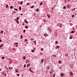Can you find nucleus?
Masks as SVG:
<instances>
[{
	"mask_svg": "<svg viewBox=\"0 0 77 77\" xmlns=\"http://www.w3.org/2000/svg\"><path fill=\"white\" fill-rule=\"evenodd\" d=\"M5 68L7 70H9V69H8V68H6V66H5Z\"/></svg>",
	"mask_w": 77,
	"mask_h": 77,
	"instance_id": "nucleus-35",
	"label": "nucleus"
},
{
	"mask_svg": "<svg viewBox=\"0 0 77 77\" xmlns=\"http://www.w3.org/2000/svg\"><path fill=\"white\" fill-rule=\"evenodd\" d=\"M10 8H11V9H13V7H12V6H11Z\"/></svg>",
	"mask_w": 77,
	"mask_h": 77,
	"instance_id": "nucleus-38",
	"label": "nucleus"
},
{
	"mask_svg": "<svg viewBox=\"0 0 77 77\" xmlns=\"http://www.w3.org/2000/svg\"><path fill=\"white\" fill-rule=\"evenodd\" d=\"M47 69L48 70L50 69V67L49 66H48L47 67Z\"/></svg>",
	"mask_w": 77,
	"mask_h": 77,
	"instance_id": "nucleus-4",
	"label": "nucleus"
},
{
	"mask_svg": "<svg viewBox=\"0 0 77 77\" xmlns=\"http://www.w3.org/2000/svg\"><path fill=\"white\" fill-rule=\"evenodd\" d=\"M16 44L17 45H18V43L17 42H16Z\"/></svg>",
	"mask_w": 77,
	"mask_h": 77,
	"instance_id": "nucleus-41",
	"label": "nucleus"
},
{
	"mask_svg": "<svg viewBox=\"0 0 77 77\" xmlns=\"http://www.w3.org/2000/svg\"><path fill=\"white\" fill-rule=\"evenodd\" d=\"M24 41H26L27 42V39H24Z\"/></svg>",
	"mask_w": 77,
	"mask_h": 77,
	"instance_id": "nucleus-37",
	"label": "nucleus"
},
{
	"mask_svg": "<svg viewBox=\"0 0 77 77\" xmlns=\"http://www.w3.org/2000/svg\"><path fill=\"white\" fill-rule=\"evenodd\" d=\"M16 21L17 23V24H19V21L18 20H16Z\"/></svg>",
	"mask_w": 77,
	"mask_h": 77,
	"instance_id": "nucleus-17",
	"label": "nucleus"
},
{
	"mask_svg": "<svg viewBox=\"0 0 77 77\" xmlns=\"http://www.w3.org/2000/svg\"><path fill=\"white\" fill-rule=\"evenodd\" d=\"M55 43H56V44H57L58 43V42H57V41H56Z\"/></svg>",
	"mask_w": 77,
	"mask_h": 77,
	"instance_id": "nucleus-30",
	"label": "nucleus"
},
{
	"mask_svg": "<svg viewBox=\"0 0 77 77\" xmlns=\"http://www.w3.org/2000/svg\"><path fill=\"white\" fill-rule=\"evenodd\" d=\"M72 17H74V15H72Z\"/></svg>",
	"mask_w": 77,
	"mask_h": 77,
	"instance_id": "nucleus-46",
	"label": "nucleus"
},
{
	"mask_svg": "<svg viewBox=\"0 0 77 77\" xmlns=\"http://www.w3.org/2000/svg\"><path fill=\"white\" fill-rule=\"evenodd\" d=\"M36 12L39 11V9L37 8V9H36Z\"/></svg>",
	"mask_w": 77,
	"mask_h": 77,
	"instance_id": "nucleus-25",
	"label": "nucleus"
},
{
	"mask_svg": "<svg viewBox=\"0 0 77 77\" xmlns=\"http://www.w3.org/2000/svg\"><path fill=\"white\" fill-rule=\"evenodd\" d=\"M4 76H5V77L6 76V73H5L4 74Z\"/></svg>",
	"mask_w": 77,
	"mask_h": 77,
	"instance_id": "nucleus-42",
	"label": "nucleus"
},
{
	"mask_svg": "<svg viewBox=\"0 0 77 77\" xmlns=\"http://www.w3.org/2000/svg\"><path fill=\"white\" fill-rule=\"evenodd\" d=\"M6 8H9V6H8V5L7 4L6 5Z\"/></svg>",
	"mask_w": 77,
	"mask_h": 77,
	"instance_id": "nucleus-14",
	"label": "nucleus"
},
{
	"mask_svg": "<svg viewBox=\"0 0 77 77\" xmlns=\"http://www.w3.org/2000/svg\"><path fill=\"white\" fill-rule=\"evenodd\" d=\"M20 15H21V16H22V15H23V14H21Z\"/></svg>",
	"mask_w": 77,
	"mask_h": 77,
	"instance_id": "nucleus-54",
	"label": "nucleus"
},
{
	"mask_svg": "<svg viewBox=\"0 0 77 77\" xmlns=\"http://www.w3.org/2000/svg\"><path fill=\"white\" fill-rule=\"evenodd\" d=\"M42 4H43V3H42L40 2V5L41 6H42Z\"/></svg>",
	"mask_w": 77,
	"mask_h": 77,
	"instance_id": "nucleus-34",
	"label": "nucleus"
},
{
	"mask_svg": "<svg viewBox=\"0 0 77 77\" xmlns=\"http://www.w3.org/2000/svg\"><path fill=\"white\" fill-rule=\"evenodd\" d=\"M60 47L58 45H57L56 46V49H57V48H59Z\"/></svg>",
	"mask_w": 77,
	"mask_h": 77,
	"instance_id": "nucleus-7",
	"label": "nucleus"
},
{
	"mask_svg": "<svg viewBox=\"0 0 77 77\" xmlns=\"http://www.w3.org/2000/svg\"><path fill=\"white\" fill-rule=\"evenodd\" d=\"M30 65L29 64H28V65H27L26 67H28V66H30Z\"/></svg>",
	"mask_w": 77,
	"mask_h": 77,
	"instance_id": "nucleus-23",
	"label": "nucleus"
},
{
	"mask_svg": "<svg viewBox=\"0 0 77 77\" xmlns=\"http://www.w3.org/2000/svg\"><path fill=\"white\" fill-rule=\"evenodd\" d=\"M3 45V44H2L1 45H0V47H2Z\"/></svg>",
	"mask_w": 77,
	"mask_h": 77,
	"instance_id": "nucleus-15",
	"label": "nucleus"
},
{
	"mask_svg": "<svg viewBox=\"0 0 77 77\" xmlns=\"http://www.w3.org/2000/svg\"><path fill=\"white\" fill-rule=\"evenodd\" d=\"M55 74H54V75H53V76L54 77H55Z\"/></svg>",
	"mask_w": 77,
	"mask_h": 77,
	"instance_id": "nucleus-49",
	"label": "nucleus"
},
{
	"mask_svg": "<svg viewBox=\"0 0 77 77\" xmlns=\"http://www.w3.org/2000/svg\"><path fill=\"white\" fill-rule=\"evenodd\" d=\"M48 18L50 17V16H48Z\"/></svg>",
	"mask_w": 77,
	"mask_h": 77,
	"instance_id": "nucleus-60",
	"label": "nucleus"
},
{
	"mask_svg": "<svg viewBox=\"0 0 77 77\" xmlns=\"http://www.w3.org/2000/svg\"><path fill=\"white\" fill-rule=\"evenodd\" d=\"M19 9L20 11H21V7L20 6L19 7Z\"/></svg>",
	"mask_w": 77,
	"mask_h": 77,
	"instance_id": "nucleus-12",
	"label": "nucleus"
},
{
	"mask_svg": "<svg viewBox=\"0 0 77 77\" xmlns=\"http://www.w3.org/2000/svg\"><path fill=\"white\" fill-rule=\"evenodd\" d=\"M53 56L55 57L56 56V55H53Z\"/></svg>",
	"mask_w": 77,
	"mask_h": 77,
	"instance_id": "nucleus-45",
	"label": "nucleus"
},
{
	"mask_svg": "<svg viewBox=\"0 0 77 77\" xmlns=\"http://www.w3.org/2000/svg\"><path fill=\"white\" fill-rule=\"evenodd\" d=\"M65 3H66V1H65Z\"/></svg>",
	"mask_w": 77,
	"mask_h": 77,
	"instance_id": "nucleus-64",
	"label": "nucleus"
},
{
	"mask_svg": "<svg viewBox=\"0 0 77 77\" xmlns=\"http://www.w3.org/2000/svg\"><path fill=\"white\" fill-rule=\"evenodd\" d=\"M43 60H44V59H42V60H41V63H42V62H43Z\"/></svg>",
	"mask_w": 77,
	"mask_h": 77,
	"instance_id": "nucleus-22",
	"label": "nucleus"
},
{
	"mask_svg": "<svg viewBox=\"0 0 77 77\" xmlns=\"http://www.w3.org/2000/svg\"><path fill=\"white\" fill-rule=\"evenodd\" d=\"M58 62H59V63H60V64H61V63H62V61L60 60H59Z\"/></svg>",
	"mask_w": 77,
	"mask_h": 77,
	"instance_id": "nucleus-11",
	"label": "nucleus"
},
{
	"mask_svg": "<svg viewBox=\"0 0 77 77\" xmlns=\"http://www.w3.org/2000/svg\"><path fill=\"white\" fill-rule=\"evenodd\" d=\"M44 35L45 37H47L48 36V34H44Z\"/></svg>",
	"mask_w": 77,
	"mask_h": 77,
	"instance_id": "nucleus-3",
	"label": "nucleus"
},
{
	"mask_svg": "<svg viewBox=\"0 0 77 77\" xmlns=\"http://www.w3.org/2000/svg\"><path fill=\"white\" fill-rule=\"evenodd\" d=\"M23 59H26V57H25V56H23Z\"/></svg>",
	"mask_w": 77,
	"mask_h": 77,
	"instance_id": "nucleus-33",
	"label": "nucleus"
},
{
	"mask_svg": "<svg viewBox=\"0 0 77 77\" xmlns=\"http://www.w3.org/2000/svg\"><path fill=\"white\" fill-rule=\"evenodd\" d=\"M66 6H64L63 7V9H66Z\"/></svg>",
	"mask_w": 77,
	"mask_h": 77,
	"instance_id": "nucleus-29",
	"label": "nucleus"
},
{
	"mask_svg": "<svg viewBox=\"0 0 77 77\" xmlns=\"http://www.w3.org/2000/svg\"><path fill=\"white\" fill-rule=\"evenodd\" d=\"M4 32V31H1L0 32V33H3Z\"/></svg>",
	"mask_w": 77,
	"mask_h": 77,
	"instance_id": "nucleus-18",
	"label": "nucleus"
},
{
	"mask_svg": "<svg viewBox=\"0 0 77 77\" xmlns=\"http://www.w3.org/2000/svg\"><path fill=\"white\" fill-rule=\"evenodd\" d=\"M2 59H5V57H2Z\"/></svg>",
	"mask_w": 77,
	"mask_h": 77,
	"instance_id": "nucleus-19",
	"label": "nucleus"
},
{
	"mask_svg": "<svg viewBox=\"0 0 77 77\" xmlns=\"http://www.w3.org/2000/svg\"><path fill=\"white\" fill-rule=\"evenodd\" d=\"M2 42V40H0V42Z\"/></svg>",
	"mask_w": 77,
	"mask_h": 77,
	"instance_id": "nucleus-57",
	"label": "nucleus"
},
{
	"mask_svg": "<svg viewBox=\"0 0 77 77\" xmlns=\"http://www.w3.org/2000/svg\"><path fill=\"white\" fill-rule=\"evenodd\" d=\"M26 32V30L24 29L23 30V33H25Z\"/></svg>",
	"mask_w": 77,
	"mask_h": 77,
	"instance_id": "nucleus-36",
	"label": "nucleus"
},
{
	"mask_svg": "<svg viewBox=\"0 0 77 77\" xmlns=\"http://www.w3.org/2000/svg\"><path fill=\"white\" fill-rule=\"evenodd\" d=\"M66 7L68 9H70V8H71V5H67Z\"/></svg>",
	"mask_w": 77,
	"mask_h": 77,
	"instance_id": "nucleus-1",
	"label": "nucleus"
},
{
	"mask_svg": "<svg viewBox=\"0 0 77 77\" xmlns=\"http://www.w3.org/2000/svg\"><path fill=\"white\" fill-rule=\"evenodd\" d=\"M31 51H32V53H34V52H35V50H31Z\"/></svg>",
	"mask_w": 77,
	"mask_h": 77,
	"instance_id": "nucleus-28",
	"label": "nucleus"
},
{
	"mask_svg": "<svg viewBox=\"0 0 77 77\" xmlns=\"http://www.w3.org/2000/svg\"><path fill=\"white\" fill-rule=\"evenodd\" d=\"M69 39H72V35H71V36L69 37Z\"/></svg>",
	"mask_w": 77,
	"mask_h": 77,
	"instance_id": "nucleus-8",
	"label": "nucleus"
},
{
	"mask_svg": "<svg viewBox=\"0 0 77 77\" xmlns=\"http://www.w3.org/2000/svg\"><path fill=\"white\" fill-rule=\"evenodd\" d=\"M14 9L16 11H18V10L17 8H14Z\"/></svg>",
	"mask_w": 77,
	"mask_h": 77,
	"instance_id": "nucleus-21",
	"label": "nucleus"
},
{
	"mask_svg": "<svg viewBox=\"0 0 77 77\" xmlns=\"http://www.w3.org/2000/svg\"><path fill=\"white\" fill-rule=\"evenodd\" d=\"M22 25H23H23H24V24L23 23H22Z\"/></svg>",
	"mask_w": 77,
	"mask_h": 77,
	"instance_id": "nucleus-62",
	"label": "nucleus"
},
{
	"mask_svg": "<svg viewBox=\"0 0 77 77\" xmlns=\"http://www.w3.org/2000/svg\"><path fill=\"white\" fill-rule=\"evenodd\" d=\"M34 7H35V6L34 5L32 6V7H31V9H33V8H34Z\"/></svg>",
	"mask_w": 77,
	"mask_h": 77,
	"instance_id": "nucleus-24",
	"label": "nucleus"
},
{
	"mask_svg": "<svg viewBox=\"0 0 77 77\" xmlns=\"http://www.w3.org/2000/svg\"><path fill=\"white\" fill-rule=\"evenodd\" d=\"M35 13H33V15H35Z\"/></svg>",
	"mask_w": 77,
	"mask_h": 77,
	"instance_id": "nucleus-59",
	"label": "nucleus"
},
{
	"mask_svg": "<svg viewBox=\"0 0 77 77\" xmlns=\"http://www.w3.org/2000/svg\"><path fill=\"white\" fill-rule=\"evenodd\" d=\"M29 71H30V72L32 71L31 70V69L30 68L29 69Z\"/></svg>",
	"mask_w": 77,
	"mask_h": 77,
	"instance_id": "nucleus-43",
	"label": "nucleus"
},
{
	"mask_svg": "<svg viewBox=\"0 0 77 77\" xmlns=\"http://www.w3.org/2000/svg\"><path fill=\"white\" fill-rule=\"evenodd\" d=\"M16 47H18V45H16Z\"/></svg>",
	"mask_w": 77,
	"mask_h": 77,
	"instance_id": "nucleus-53",
	"label": "nucleus"
},
{
	"mask_svg": "<svg viewBox=\"0 0 77 77\" xmlns=\"http://www.w3.org/2000/svg\"><path fill=\"white\" fill-rule=\"evenodd\" d=\"M75 32V31H74V30L72 31L71 32V33H74Z\"/></svg>",
	"mask_w": 77,
	"mask_h": 77,
	"instance_id": "nucleus-13",
	"label": "nucleus"
},
{
	"mask_svg": "<svg viewBox=\"0 0 77 77\" xmlns=\"http://www.w3.org/2000/svg\"><path fill=\"white\" fill-rule=\"evenodd\" d=\"M47 30H48L49 31V32H51V29L50 28V27H48V29H47Z\"/></svg>",
	"mask_w": 77,
	"mask_h": 77,
	"instance_id": "nucleus-2",
	"label": "nucleus"
},
{
	"mask_svg": "<svg viewBox=\"0 0 77 77\" xmlns=\"http://www.w3.org/2000/svg\"><path fill=\"white\" fill-rule=\"evenodd\" d=\"M16 19L17 20H20V18L19 17H17L16 18Z\"/></svg>",
	"mask_w": 77,
	"mask_h": 77,
	"instance_id": "nucleus-16",
	"label": "nucleus"
},
{
	"mask_svg": "<svg viewBox=\"0 0 77 77\" xmlns=\"http://www.w3.org/2000/svg\"><path fill=\"white\" fill-rule=\"evenodd\" d=\"M75 15H77V14H76V13L75 14Z\"/></svg>",
	"mask_w": 77,
	"mask_h": 77,
	"instance_id": "nucleus-63",
	"label": "nucleus"
},
{
	"mask_svg": "<svg viewBox=\"0 0 77 77\" xmlns=\"http://www.w3.org/2000/svg\"><path fill=\"white\" fill-rule=\"evenodd\" d=\"M31 41H33V39L32 38L31 39Z\"/></svg>",
	"mask_w": 77,
	"mask_h": 77,
	"instance_id": "nucleus-58",
	"label": "nucleus"
},
{
	"mask_svg": "<svg viewBox=\"0 0 77 77\" xmlns=\"http://www.w3.org/2000/svg\"><path fill=\"white\" fill-rule=\"evenodd\" d=\"M13 14H15V11H13Z\"/></svg>",
	"mask_w": 77,
	"mask_h": 77,
	"instance_id": "nucleus-44",
	"label": "nucleus"
},
{
	"mask_svg": "<svg viewBox=\"0 0 77 77\" xmlns=\"http://www.w3.org/2000/svg\"><path fill=\"white\" fill-rule=\"evenodd\" d=\"M33 42L34 43L35 45H36V40L35 41H33Z\"/></svg>",
	"mask_w": 77,
	"mask_h": 77,
	"instance_id": "nucleus-5",
	"label": "nucleus"
},
{
	"mask_svg": "<svg viewBox=\"0 0 77 77\" xmlns=\"http://www.w3.org/2000/svg\"><path fill=\"white\" fill-rule=\"evenodd\" d=\"M73 54H74V56H75V57H76L75 56V53H73Z\"/></svg>",
	"mask_w": 77,
	"mask_h": 77,
	"instance_id": "nucleus-40",
	"label": "nucleus"
},
{
	"mask_svg": "<svg viewBox=\"0 0 77 77\" xmlns=\"http://www.w3.org/2000/svg\"><path fill=\"white\" fill-rule=\"evenodd\" d=\"M15 71L16 72H18V70L17 69H15Z\"/></svg>",
	"mask_w": 77,
	"mask_h": 77,
	"instance_id": "nucleus-32",
	"label": "nucleus"
},
{
	"mask_svg": "<svg viewBox=\"0 0 77 77\" xmlns=\"http://www.w3.org/2000/svg\"><path fill=\"white\" fill-rule=\"evenodd\" d=\"M14 45H16V42H15L14 43Z\"/></svg>",
	"mask_w": 77,
	"mask_h": 77,
	"instance_id": "nucleus-50",
	"label": "nucleus"
},
{
	"mask_svg": "<svg viewBox=\"0 0 77 77\" xmlns=\"http://www.w3.org/2000/svg\"><path fill=\"white\" fill-rule=\"evenodd\" d=\"M53 10V7L52 9H51V10Z\"/></svg>",
	"mask_w": 77,
	"mask_h": 77,
	"instance_id": "nucleus-56",
	"label": "nucleus"
},
{
	"mask_svg": "<svg viewBox=\"0 0 77 77\" xmlns=\"http://www.w3.org/2000/svg\"><path fill=\"white\" fill-rule=\"evenodd\" d=\"M75 10V8H74L72 10V11H74Z\"/></svg>",
	"mask_w": 77,
	"mask_h": 77,
	"instance_id": "nucleus-27",
	"label": "nucleus"
},
{
	"mask_svg": "<svg viewBox=\"0 0 77 77\" xmlns=\"http://www.w3.org/2000/svg\"><path fill=\"white\" fill-rule=\"evenodd\" d=\"M26 64H24L23 67L24 68H25V67H26Z\"/></svg>",
	"mask_w": 77,
	"mask_h": 77,
	"instance_id": "nucleus-39",
	"label": "nucleus"
},
{
	"mask_svg": "<svg viewBox=\"0 0 77 77\" xmlns=\"http://www.w3.org/2000/svg\"><path fill=\"white\" fill-rule=\"evenodd\" d=\"M29 3L27 4H26L27 6L28 5H29Z\"/></svg>",
	"mask_w": 77,
	"mask_h": 77,
	"instance_id": "nucleus-51",
	"label": "nucleus"
},
{
	"mask_svg": "<svg viewBox=\"0 0 77 77\" xmlns=\"http://www.w3.org/2000/svg\"><path fill=\"white\" fill-rule=\"evenodd\" d=\"M10 63H12V61H10Z\"/></svg>",
	"mask_w": 77,
	"mask_h": 77,
	"instance_id": "nucleus-52",
	"label": "nucleus"
},
{
	"mask_svg": "<svg viewBox=\"0 0 77 77\" xmlns=\"http://www.w3.org/2000/svg\"><path fill=\"white\" fill-rule=\"evenodd\" d=\"M50 74H51V71H50Z\"/></svg>",
	"mask_w": 77,
	"mask_h": 77,
	"instance_id": "nucleus-61",
	"label": "nucleus"
},
{
	"mask_svg": "<svg viewBox=\"0 0 77 77\" xmlns=\"http://www.w3.org/2000/svg\"><path fill=\"white\" fill-rule=\"evenodd\" d=\"M20 38L21 39H23V35H22L20 36Z\"/></svg>",
	"mask_w": 77,
	"mask_h": 77,
	"instance_id": "nucleus-26",
	"label": "nucleus"
},
{
	"mask_svg": "<svg viewBox=\"0 0 77 77\" xmlns=\"http://www.w3.org/2000/svg\"><path fill=\"white\" fill-rule=\"evenodd\" d=\"M60 75L61 77H63V76H64V74H61Z\"/></svg>",
	"mask_w": 77,
	"mask_h": 77,
	"instance_id": "nucleus-10",
	"label": "nucleus"
},
{
	"mask_svg": "<svg viewBox=\"0 0 77 77\" xmlns=\"http://www.w3.org/2000/svg\"><path fill=\"white\" fill-rule=\"evenodd\" d=\"M43 50H44V49H43V48H41V51H43Z\"/></svg>",
	"mask_w": 77,
	"mask_h": 77,
	"instance_id": "nucleus-31",
	"label": "nucleus"
},
{
	"mask_svg": "<svg viewBox=\"0 0 77 77\" xmlns=\"http://www.w3.org/2000/svg\"><path fill=\"white\" fill-rule=\"evenodd\" d=\"M25 28L26 29H28L29 28V26H25Z\"/></svg>",
	"mask_w": 77,
	"mask_h": 77,
	"instance_id": "nucleus-9",
	"label": "nucleus"
},
{
	"mask_svg": "<svg viewBox=\"0 0 77 77\" xmlns=\"http://www.w3.org/2000/svg\"><path fill=\"white\" fill-rule=\"evenodd\" d=\"M20 5H23V1H21V2H20Z\"/></svg>",
	"mask_w": 77,
	"mask_h": 77,
	"instance_id": "nucleus-20",
	"label": "nucleus"
},
{
	"mask_svg": "<svg viewBox=\"0 0 77 77\" xmlns=\"http://www.w3.org/2000/svg\"><path fill=\"white\" fill-rule=\"evenodd\" d=\"M70 73L71 76H72L73 75V73H72L71 72H70Z\"/></svg>",
	"mask_w": 77,
	"mask_h": 77,
	"instance_id": "nucleus-6",
	"label": "nucleus"
},
{
	"mask_svg": "<svg viewBox=\"0 0 77 77\" xmlns=\"http://www.w3.org/2000/svg\"><path fill=\"white\" fill-rule=\"evenodd\" d=\"M26 23L27 24V23H28V21H27L26 22Z\"/></svg>",
	"mask_w": 77,
	"mask_h": 77,
	"instance_id": "nucleus-55",
	"label": "nucleus"
},
{
	"mask_svg": "<svg viewBox=\"0 0 77 77\" xmlns=\"http://www.w3.org/2000/svg\"><path fill=\"white\" fill-rule=\"evenodd\" d=\"M30 72H32V73H34V72H33V71L32 70Z\"/></svg>",
	"mask_w": 77,
	"mask_h": 77,
	"instance_id": "nucleus-48",
	"label": "nucleus"
},
{
	"mask_svg": "<svg viewBox=\"0 0 77 77\" xmlns=\"http://www.w3.org/2000/svg\"><path fill=\"white\" fill-rule=\"evenodd\" d=\"M17 75L18 77H19V75H19V74H17Z\"/></svg>",
	"mask_w": 77,
	"mask_h": 77,
	"instance_id": "nucleus-47",
	"label": "nucleus"
}]
</instances>
